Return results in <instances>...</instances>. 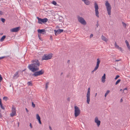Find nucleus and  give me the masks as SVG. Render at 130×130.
<instances>
[{
  "mask_svg": "<svg viewBox=\"0 0 130 130\" xmlns=\"http://www.w3.org/2000/svg\"><path fill=\"white\" fill-rule=\"evenodd\" d=\"M32 64H29L28 66L29 70L33 72L39 70V67L40 65L39 61L38 60H35L31 61Z\"/></svg>",
  "mask_w": 130,
  "mask_h": 130,
  "instance_id": "1",
  "label": "nucleus"
},
{
  "mask_svg": "<svg viewBox=\"0 0 130 130\" xmlns=\"http://www.w3.org/2000/svg\"><path fill=\"white\" fill-rule=\"evenodd\" d=\"M105 5L107 8V11L108 12V14L109 15H110L111 13V7L110 4L108 3V1H106V2Z\"/></svg>",
  "mask_w": 130,
  "mask_h": 130,
  "instance_id": "2",
  "label": "nucleus"
},
{
  "mask_svg": "<svg viewBox=\"0 0 130 130\" xmlns=\"http://www.w3.org/2000/svg\"><path fill=\"white\" fill-rule=\"evenodd\" d=\"M74 116L75 117H76L80 114V110L78 107L76 106H74Z\"/></svg>",
  "mask_w": 130,
  "mask_h": 130,
  "instance_id": "3",
  "label": "nucleus"
},
{
  "mask_svg": "<svg viewBox=\"0 0 130 130\" xmlns=\"http://www.w3.org/2000/svg\"><path fill=\"white\" fill-rule=\"evenodd\" d=\"M37 19L38 20V23L39 24H45L48 21V19L47 18H44L43 19H41L37 17Z\"/></svg>",
  "mask_w": 130,
  "mask_h": 130,
  "instance_id": "4",
  "label": "nucleus"
},
{
  "mask_svg": "<svg viewBox=\"0 0 130 130\" xmlns=\"http://www.w3.org/2000/svg\"><path fill=\"white\" fill-rule=\"evenodd\" d=\"M77 18L78 21L82 24L84 25L86 24L87 23L83 18L80 17H78Z\"/></svg>",
  "mask_w": 130,
  "mask_h": 130,
  "instance_id": "5",
  "label": "nucleus"
},
{
  "mask_svg": "<svg viewBox=\"0 0 130 130\" xmlns=\"http://www.w3.org/2000/svg\"><path fill=\"white\" fill-rule=\"evenodd\" d=\"M94 8H95L96 16L98 17H99V12L98 11L99 6L97 3L95 2L94 3Z\"/></svg>",
  "mask_w": 130,
  "mask_h": 130,
  "instance_id": "6",
  "label": "nucleus"
},
{
  "mask_svg": "<svg viewBox=\"0 0 130 130\" xmlns=\"http://www.w3.org/2000/svg\"><path fill=\"white\" fill-rule=\"evenodd\" d=\"M90 88H88V91L87 93L86 97H87V103L88 104H89V102L90 101Z\"/></svg>",
  "mask_w": 130,
  "mask_h": 130,
  "instance_id": "7",
  "label": "nucleus"
},
{
  "mask_svg": "<svg viewBox=\"0 0 130 130\" xmlns=\"http://www.w3.org/2000/svg\"><path fill=\"white\" fill-rule=\"evenodd\" d=\"M44 73V71L41 70L39 71L35 72L33 74V75L35 76H37L38 75H40L43 74Z\"/></svg>",
  "mask_w": 130,
  "mask_h": 130,
  "instance_id": "8",
  "label": "nucleus"
},
{
  "mask_svg": "<svg viewBox=\"0 0 130 130\" xmlns=\"http://www.w3.org/2000/svg\"><path fill=\"white\" fill-rule=\"evenodd\" d=\"M62 17H59V15L58 14H55V15H54L53 17H52V18H53L54 19H52L53 21H58V20L59 21H61L60 20V18H62Z\"/></svg>",
  "mask_w": 130,
  "mask_h": 130,
  "instance_id": "9",
  "label": "nucleus"
},
{
  "mask_svg": "<svg viewBox=\"0 0 130 130\" xmlns=\"http://www.w3.org/2000/svg\"><path fill=\"white\" fill-rule=\"evenodd\" d=\"M20 29V27L13 28L10 29V31L13 32H16L18 31Z\"/></svg>",
  "mask_w": 130,
  "mask_h": 130,
  "instance_id": "10",
  "label": "nucleus"
},
{
  "mask_svg": "<svg viewBox=\"0 0 130 130\" xmlns=\"http://www.w3.org/2000/svg\"><path fill=\"white\" fill-rule=\"evenodd\" d=\"M38 33L42 34H44L46 32V30L45 29H39L37 30Z\"/></svg>",
  "mask_w": 130,
  "mask_h": 130,
  "instance_id": "11",
  "label": "nucleus"
},
{
  "mask_svg": "<svg viewBox=\"0 0 130 130\" xmlns=\"http://www.w3.org/2000/svg\"><path fill=\"white\" fill-rule=\"evenodd\" d=\"M49 59V55H47V54H44L43 56L42 57V60H46Z\"/></svg>",
  "mask_w": 130,
  "mask_h": 130,
  "instance_id": "12",
  "label": "nucleus"
},
{
  "mask_svg": "<svg viewBox=\"0 0 130 130\" xmlns=\"http://www.w3.org/2000/svg\"><path fill=\"white\" fill-rule=\"evenodd\" d=\"M95 122L97 124V125L98 127L99 126L100 124L101 121L98 120V118L97 117H96L95 118Z\"/></svg>",
  "mask_w": 130,
  "mask_h": 130,
  "instance_id": "13",
  "label": "nucleus"
},
{
  "mask_svg": "<svg viewBox=\"0 0 130 130\" xmlns=\"http://www.w3.org/2000/svg\"><path fill=\"white\" fill-rule=\"evenodd\" d=\"M18 73L19 71L17 72L13 75V79H15L16 78L18 77L19 76Z\"/></svg>",
  "mask_w": 130,
  "mask_h": 130,
  "instance_id": "14",
  "label": "nucleus"
},
{
  "mask_svg": "<svg viewBox=\"0 0 130 130\" xmlns=\"http://www.w3.org/2000/svg\"><path fill=\"white\" fill-rule=\"evenodd\" d=\"M101 39L102 40L106 42H107L108 41V39L103 35H102L101 36Z\"/></svg>",
  "mask_w": 130,
  "mask_h": 130,
  "instance_id": "15",
  "label": "nucleus"
},
{
  "mask_svg": "<svg viewBox=\"0 0 130 130\" xmlns=\"http://www.w3.org/2000/svg\"><path fill=\"white\" fill-rule=\"evenodd\" d=\"M82 1L84 2V3L87 5H89L90 3V1L88 0H82Z\"/></svg>",
  "mask_w": 130,
  "mask_h": 130,
  "instance_id": "16",
  "label": "nucleus"
},
{
  "mask_svg": "<svg viewBox=\"0 0 130 130\" xmlns=\"http://www.w3.org/2000/svg\"><path fill=\"white\" fill-rule=\"evenodd\" d=\"M102 81L103 83H104L106 79V75L105 74H104L103 75L102 77Z\"/></svg>",
  "mask_w": 130,
  "mask_h": 130,
  "instance_id": "17",
  "label": "nucleus"
},
{
  "mask_svg": "<svg viewBox=\"0 0 130 130\" xmlns=\"http://www.w3.org/2000/svg\"><path fill=\"white\" fill-rule=\"evenodd\" d=\"M49 14H50L49 16L51 17L50 18H51V17H52V16L53 17L55 15L53 11V12L50 11V12H49Z\"/></svg>",
  "mask_w": 130,
  "mask_h": 130,
  "instance_id": "18",
  "label": "nucleus"
},
{
  "mask_svg": "<svg viewBox=\"0 0 130 130\" xmlns=\"http://www.w3.org/2000/svg\"><path fill=\"white\" fill-rule=\"evenodd\" d=\"M55 33V35H56L57 34H59L60 33V32L59 31V30L58 29L57 30H54Z\"/></svg>",
  "mask_w": 130,
  "mask_h": 130,
  "instance_id": "19",
  "label": "nucleus"
},
{
  "mask_svg": "<svg viewBox=\"0 0 130 130\" xmlns=\"http://www.w3.org/2000/svg\"><path fill=\"white\" fill-rule=\"evenodd\" d=\"M16 113L15 111H12V112L10 113V115L11 117H13L14 116Z\"/></svg>",
  "mask_w": 130,
  "mask_h": 130,
  "instance_id": "20",
  "label": "nucleus"
},
{
  "mask_svg": "<svg viewBox=\"0 0 130 130\" xmlns=\"http://www.w3.org/2000/svg\"><path fill=\"white\" fill-rule=\"evenodd\" d=\"M97 62H96V64L97 65H98L99 66V64L100 62L101 61L100 60V59L99 58H97Z\"/></svg>",
  "mask_w": 130,
  "mask_h": 130,
  "instance_id": "21",
  "label": "nucleus"
},
{
  "mask_svg": "<svg viewBox=\"0 0 130 130\" xmlns=\"http://www.w3.org/2000/svg\"><path fill=\"white\" fill-rule=\"evenodd\" d=\"M5 37H6V36H3L1 38V39H0L1 41L3 42L4 41V39L5 38Z\"/></svg>",
  "mask_w": 130,
  "mask_h": 130,
  "instance_id": "22",
  "label": "nucleus"
},
{
  "mask_svg": "<svg viewBox=\"0 0 130 130\" xmlns=\"http://www.w3.org/2000/svg\"><path fill=\"white\" fill-rule=\"evenodd\" d=\"M52 3L54 5H57L58 6H59L58 5H57V3L56 2L54 1H52Z\"/></svg>",
  "mask_w": 130,
  "mask_h": 130,
  "instance_id": "23",
  "label": "nucleus"
},
{
  "mask_svg": "<svg viewBox=\"0 0 130 130\" xmlns=\"http://www.w3.org/2000/svg\"><path fill=\"white\" fill-rule=\"evenodd\" d=\"M36 118L38 120H40V118L38 114L36 115Z\"/></svg>",
  "mask_w": 130,
  "mask_h": 130,
  "instance_id": "24",
  "label": "nucleus"
},
{
  "mask_svg": "<svg viewBox=\"0 0 130 130\" xmlns=\"http://www.w3.org/2000/svg\"><path fill=\"white\" fill-rule=\"evenodd\" d=\"M109 92L110 91L109 90H107L105 94V97H106L107 95L109 93Z\"/></svg>",
  "mask_w": 130,
  "mask_h": 130,
  "instance_id": "25",
  "label": "nucleus"
},
{
  "mask_svg": "<svg viewBox=\"0 0 130 130\" xmlns=\"http://www.w3.org/2000/svg\"><path fill=\"white\" fill-rule=\"evenodd\" d=\"M27 85L28 86L30 85V86H32V83L31 82H27Z\"/></svg>",
  "mask_w": 130,
  "mask_h": 130,
  "instance_id": "26",
  "label": "nucleus"
},
{
  "mask_svg": "<svg viewBox=\"0 0 130 130\" xmlns=\"http://www.w3.org/2000/svg\"><path fill=\"white\" fill-rule=\"evenodd\" d=\"M121 81V80L120 79H118V80L115 83V85H117Z\"/></svg>",
  "mask_w": 130,
  "mask_h": 130,
  "instance_id": "27",
  "label": "nucleus"
},
{
  "mask_svg": "<svg viewBox=\"0 0 130 130\" xmlns=\"http://www.w3.org/2000/svg\"><path fill=\"white\" fill-rule=\"evenodd\" d=\"M99 66L98 65H96V66L94 68V70H95L96 71V70L98 69L99 67Z\"/></svg>",
  "mask_w": 130,
  "mask_h": 130,
  "instance_id": "28",
  "label": "nucleus"
},
{
  "mask_svg": "<svg viewBox=\"0 0 130 130\" xmlns=\"http://www.w3.org/2000/svg\"><path fill=\"white\" fill-rule=\"evenodd\" d=\"M3 99L6 101L8 100V98L6 96H4L3 98Z\"/></svg>",
  "mask_w": 130,
  "mask_h": 130,
  "instance_id": "29",
  "label": "nucleus"
},
{
  "mask_svg": "<svg viewBox=\"0 0 130 130\" xmlns=\"http://www.w3.org/2000/svg\"><path fill=\"white\" fill-rule=\"evenodd\" d=\"M0 107L2 109L4 110H5V108L3 106V104L0 105Z\"/></svg>",
  "mask_w": 130,
  "mask_h": 130,
  "instance_id": "30",
  "label": "nucleus"
},
{
  "mask_svg": "<svg viewBox=\"0 0 130 130\" xmlns=\"http://www.w3.org/2000/svg\"><path fill=\"white\" fill-rule=\"evenodd\" d=\"M1 20L3 23H4L5 21V19L3 18H1Z\"/></svg>",
  "mask_w": 130,
  "mask_h": 130,
  "instance_id": "31",
  "label": "nucleus"
},
{
  "mask_svg": "<svg viewBox=\"0 0 130 130\" xmlns=\"http://www.w3.org/2000/svg\"><path fill=\"white\" fill-rule=\"evenodd\" d=\"M122 23L123 24V26L124 27H126V23H124L123 22H122Z\"/></svg>",
  "mask_w": 130,
  "mask_h": 130,
  "instance_id": "32",
  "label": "nucleus"
},
{
  "mask_svg": "<svg viewBox=\"0 0 130 130\" xmlns=\"http://www.w3.org/2000/svg\"><path fill=\"white\" fill-rule=\"evenodd\" d=\"M53 54L52 53L49 54V59H51V58L53 57Z\"/></svg>",
  "mask_w": 130,
  "mask_h": 130,
  "instance_id": "33",
  "label": "nucleus"
},
{
  "mask_svg": "<svg viewBox=\"0 0 130 130\" xmlns=\"http://www.w3.org/2000/svg\"><path fill=\"white\" fill-rule=\"evenodd\" d=\"M48 83H47L46 84V88H45L46 89H47L48 88Z\"/></svg>",
  "mask_w": 130,
  "mask_h": 130,
  "instance_id": "34",
  "label": "nucleus"
},
{
  "mask_svg": "<svg viewBox=\"0 0 130 130\" xmlns=\"http://www.w3.org/2000/svg\"><path fill=\"white\" fill-rule=\"evenodd\" d=\"M32 105L33 107H35V105L34 103L33 102H32Z\"/></svg>",
  "mask_w": 130,
  "mask_h": 130,
  "instance_id": "35",
  "label": "nucleus"
},
{
  "mask_svg": "<svg viewBox=\"0 0 130 130\" xmlns=\"http://www.w3.org/2000/svg\"><path fill=\"white\" fill-rule=\"evenodd\" d=\"M119 77H120V76L119 75H117L116 76V77L115 78V80L117 79L118 78H119Z\"/></svg>",
  "mask_w": 130,
  "mask_h": 130,
  "instance_id": "36",
  "label": "nucleus"
},
{
  "mask_svg": "<svg viewBox=\"0 0 130 130\" xmlns=\"http://www.w3.org/2000/svg\"><path fill=\"white\" fill-rule=\"evenodd\" d=\"M12 111H15V109L13 107H12Z\"/></svg>",
  "mask_w": 130,
  "mask_h": 130,
  "instance_id": "37",
  "label": "nucleus"
},
{
  "mask_svg": "<svg viewBox=\"0 0 130 130\" xmlns=\"http://www.w3.org/2000/svg\"><path fill=\"white\" fill-rule=\"evenodd\" d=\"M126 45L128 48L130 50V46H129V44H128Z\"/></svg>",
  "mask_w": 130,
  "mask_h": 130,
  "instance_id": "38",
  "label": "nucleus"
},
{
  "mask_svg": "<svg viewBox=\"0 0 130 130\" xmlns=\"http://www.w3.org/2000/svg\"><path fill=\"white\" fill-rule=\"evenodd\" d=\"M59 31H60V33H61V32H62L63 31V29H59Z\"/></svg>",
  "mask_w": 130,
  "mask_h": 130,
  "instance_id": "39",
  "label": "nucleus"
},
{
  "mask_svg": "<svg viewBox=\"0 0 130 130\" xmlns=\"http://www.w3.org/2000/svg\"><path fill=\"white\" fill-rule=\"evenodd\" d=\"M118 49L119 50H120V51H121V52H122L123 51V50H122V48L121 47H119V49Z\"/></svg>",
  "mask_w": 130,
  "mask_h": 130,
  "instance_id": "40",
  "label": "nucleus"
},
{
  "mask_svg": "<svg viewBox=\"0 0 130 130\" xmlns=\"http://www.w3.org/2000/svg\"><path fill=\"white\" fill-rule=\"evenodd\" d=\"M125 42L126 45L128 44H129L128 41L127 40H126L125 41Z\"/></svg>",
  "mask_w": 130,
  "mask_h": 130,
  "instance_id": "41",
  "label": "nucleus"
},
{
  "mask_svg": "<svg viewBox=\"0 0 130 130\" xmlns=\"http://www.w3.org/2000/svg\"><path fill=\"white\" fill-rule=\"evenodd\" d=\"M125 90H126V91H127V88H124V89H123V92H124V91Z\"/></svg>",
  "mask_w": 130,
  "mask_h": 130,
  "instance_id": "42",
  "label": "nucleus"
},
{
  "mask_svg": "<svg viewBox=\"0 0 130 130\" xmlns=\"http://www.w3.org/2000/svg\"><path fill=\"white\" fill-rule=\"evenodd\" d=\"M5 57V56H3L0 57V60L1 59Z\"/></svg>",
  "mask_w": 130,
  "mask_h": 130,
  "instance_id": "43",
  "label": "nucleus"
},
{
  "mask_svg": "<svg viewBox=\"0 0 130 130\" xmlns=\"http://www.w3.org/2000/svg\"><path fill=\"white\" fill-rule=\"evenodd\" d=\"M93 36V35L92 34H91L90 36V38H91Z\"/></svg>",
  "mask_w": 130,
  "mask_h": 130,
  "instance_id": "44",
  "label": "nucleus"
},
{
  "mask_svg": "<svg viewBox=\"0 0 130 130\" xmlns=\"http://www.w3.org/2000/svg\"><path fill=\"white\" fill-rule=\"evenodd\" d=\"M50 38L51 39V40H53V39L52 38V36H50Z\"/></svg>",
  "mask_w": 130,
  "mask_h": 130,
  "instance_id": "45",
  "label": "nucleus"
},
{
  "mask_svg": "<svg viewBox=\"0 0 130 130\" xmlns=\"http://www.w3.org/2000/svg\"><path fill=\"white\" fill-rule=\"evenodd\" d=\"M2 104H3L2 101H1V99H0V105H1Z\"/></svg>",
  "mask_w": 130,
  "mask_h": 130,
  "instance_id": "46",
  "label": "nucleus"
},
{
  "mask_svg": "<svg viewBox=\"0 0 130 130\" xmlns=\"http://www.w3.org/2000/svg\"><path fill=\"white\" fill-rule=\"evenodd\" d=\"M115 47H116V46H117L118 45H117V44L116 43V42L115 43Z\"/></svg>",
  "mask_w": 130,
  "mask_h": 130,
  "instance_id": "47",
  "label": "nucleus"
},
{
  "mask_svg": "<svg viewBox=\"0 0 130 130\" xmlns=\"http://www.w3.org/2000/svg\"><path fill=\"white\" fill-rule=\"evenodd\" d=\"M30 126L31 128H32V126L31 123H30Z\"/></svg>",
  "mask_w": 130,
  "mask_h": 130,
  "instance_id": "48",
  "label": "nucleus"
},
{
  "mask_svg": "<svg viewBox=\"0 0 130 130\" xmlns=\"http://www.w3.org/2000/svg\"><path fill=\"white\" fill-rule=\"evenodd\" d=\"M119 46L118 45L117 46H116V47H115L117 48V49H119Z\"/></svg>",
  "mask_w": 130,
  "mask_h": 130,
  "instance_id": "49",
  "label": "nucleus"
},
{
  "mask_svg": "<svg viewBox=\"0 0 130 130\" xmlns=\"http://www.w3.org/2000/svg\"><path fill=\"white\" fill-rule=\"evenodd\" d=\"M25 109H26V112L28 113V111H29L27 109V108H25Z\"/></svg>",
  "mask_w": 130,
  "mask_h": 130,
  "instance_id": "50",
  "label": "nucleus"
},
{
  "mask_svg": "<svg viewBox=\"0 0 130 130\" xmlns=\"http://www.w3.org/2000/svg\"><path fill=\"white\" fill-rule=\"evenodd\" d=\"M98 22V21L97 22V24H96V26H97V27H98V26L99 25Z\"/></svg>",
  "mask_w": 130,
  "mask_h": 130,
  "instance_id": "51",
  "label": "nucleus"
},
{
  "mask_svg": "<svg viewBox=\"0 0 130 130\" xmlns=\"http://www.w3.org/2000/svg\"><path fill=\"white\" fill-rule=\"evenodd\" d=\"M38 121H39V123L40 124H41V122L40 120H39Z\"/></svg>",
  "mask_w": 130,
  "mask_h": 130,
  "instance_id": "52",
  "label": "nucleus"
},
{
  "mask_svg": "<svg viewBox=\"0 0 130 130\" xmlns=\"http://www.w3.org/2000/svg\"><path fill=\"white\" fill-rule=\"evenodd\" d=\"M96 70H94V69L93 71H92L91 73H93Z\"/></svg>",
  "mask_w": 130,
  "mask_h": 130,
  "instance_id": "53",
  "label": "nucleus"
},
{
  "mask_svg": "<svg viewBox=\"0 0 130 130\" xmlns=\"http://www.w3.org/2000/svg\"><path fill=\"white\" fill-rule=\"evenodd\" d=\"M67 100L68 101H70V98H68V99H67Z\"/></svg>",
  "mask_w": 130,
  "mask_h": 130,
  "instance_id": "54",
  "label": "nucleus"
},
{
  "mask_svg": "<svg viewBox=\"0 0 130 130\" xmlns=\"http://www.w3.org/2000/svg\"><path fill=\"white\" fill-rule=\"evenodd\" d=\"M120 60V59H119V60H115V61L116 62H118V61H119Z\"/></svg>",
  "mask_w": 130,
  "mask_h": 130,
  "instance_id": "55",
  "label": "nucleus"
},
{
  "mask_svg": "<svg viewBox=\"0 0 130 130\" xmlns=\"http://www.w3.org/2000/svg\"><path fill=\"white\" fill-rule=\"evenodd\" d=\"M123 101V100H122V99H121V100H120V102H122Z\"/></svg>",
  "mask_w": 130,
  "mask_h": 130,
  "instance_id": "56",
  "label": "nucleus"
},
{
  "mask_svg": "<svg viewBox=\"0 0 130 130\" xmlns=\"http://www.w3.org/2000/svg\"><path fill=\"white\" fill-rule=\"evenodd\" d=\"M49 128H50V130H52V128L50 126H49Z\"/></svg>",
  "mask_w": 130,
  "mask_h": 130,
  "instance_id": "57",
  "label": "nucleus"
},
{
  "mask_svg": "<svg viewBox=\"0 0 130 130\" xmlns=\"http://www.w3.org/2000/svg\"><path fill=\"white\" fill-rule=\"evenodd\" d=\"M70 60H68V61H67V63H70Z\"/></svg>",
  "mask_w": 130,
  "mask_h": 130,
  "instance_id": "58",
  "label": "nucleus"
},
{
  "mask_svg": "<svg viewBox=\"0 0 130 130\" xmlns=\"http://www.w3.org/2000/svg\"><path fill=\"white\" fill-rule=\"evenodd\" d=\"M97 95V93H96L95 94V96H96V95Z\"/></svg>",
  "mask_w": 130,
  "mask_h": 130,
  "instance_id": "59",
  "label": "nucleus"
},
{
  "mask_svg": "<svg viewBox=\"0 0 130 130\" xmlns=\"http://www.w3.org/2000/svg\"><path fill=\"white\" fill-rule=\"evenodd\" d=\"M122 89H120V91H122Z\"/></svg>",
  "mask_w": 130,
  "mask_h": 130,
  "instance_id": "60",
  "label": "nucleus"
},
{
  "mask_svg": "<svg viewBox=\"0 0 130 130\" xmlns=\"http://www.w3.org/2000/svg\"><path fill=\"white\" fill-rule=\"evenodd\" d=\"M19 123L18 122V126H19Z\"/></svg>",
  "mask_w": 130,
  "mask_h": 130,
  "instance_id": "61",
  "label": "nucleus"
},
{
  "mask_svg": "<svg viewBox=\"0 0 130 130\" xmlns=\"http://www.w3.org/2000/svg\"><path fill=\"white\" fill-rule=\"evenodd\" d=\"M63 74V73L62 72L61 73V75H62Z\"/></svg>",
  "mask_w": 130,
  "mask_h": 130,
  "instance_id": "62",
  "label": "nucleus"
},
{
  "mask_svg": "<svg viewBox=\"0 0 130 130\" xmlns=\"http://www.w3.org/2000/svg\"><path fill=\"white\" fill-rule=\"evenodd\" d=\"M38 36H39V34H38Z\"/></svg>",
  "mask_w": 130,
  "mask_h": 130,
  "instance_id": "63",
  "label": "nucleus"
},
{
  "mask_svg": "<svg viewBox=\"0 0 130 130\" xmlns=\"http://www.w3.org/2000/svg\"><path fill=\"white\" fill-rule=\"evenodd\" d=\"M1 34V35H3V33H2V34Z\"/></svg>",
  "mask_w": 130,
  "mask_h": 130,
  "instance_id": "64",
  "label": "nucleus"
}]
</instances>
